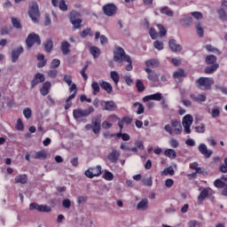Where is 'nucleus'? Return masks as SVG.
I'll return each mask as SVG.
<instances>
[{
  "instance_id": "1",
  "label": "nucleus",
  "mask_w": 227,
  "mask_h": 227,
  "mask_svg": "<svg viewBox=\"0 0 227 227\" xmlns=\"http://www.w3.org/2000/svg\"><path fill=\"white\" fill-rule=\"evenodd\" d=\"M114 60L117 63H123L125 61L128 63L126 66L127 72H131L133 67H132V59H130V56L127 55L125 53V50L123 48L117 46L115 48V51H114Z\"/></svg>"
},
{
  "instance_id": "2",
  "label": "nucleus",
  "mask_w": 227,
  "mask_h": 227,
  "mask_svg": "<svg viewBox=\"0 0 227 227\" xmlns=\"http://www.w3.org/2000/svg\"><path fill=\"white\" fill-rule=\"evenodd\" d=\"M214 84V78L200 77L197 80V86L200 90H210Z\"/></svg>"
},
{
  "instance_id": "3",
  "label": "nucleus",
  "mask_w": 227,
  "mask_h": 227,
  "mask_svg": "<svg viewBox=\"0 0 227 227\" xmlns=\"http://www.w3.org/2000/svg\"><path fill=\"white\" fill-rule=\"evenodd\" d=\"M28 15L33 22H38V19H40V11L38 10V4H36V2H32L29 4Z\"/></svg>"
},
{
  "instance_id": "4",
  "label": "nucleus",
  "mask_w": 227,
  "mask_h": 227,
  "mask_svg": "<svg viewBox=\"0 0 227 227\" xmlns=\"http://www.w3.org/2000/svg\"><path fill=\"white\" fill-rule=\"evenodd\" d=\"M91 113H95V108H93V106H90L85 110H82L81 108L75 109L74 110L73 114L75 120H81V118L90 116Z\"/></svg>"
},
{
  "instance_id": "5",
  "label": "nucleus",
  "mask_w": 227,
  "mask_h": 227,
  "mask_svg": "<svg viewBox=\"0 0 227 227\" xmlns=\"http://www.w3.org/2000/svg\"><path fill=\"white\" fill-rule=\"evenodd\" d=\"M157 27L159 29V33H157L155 31V28L151 27L149 29V35L151 36V38H153V40H156V38H159V36L162 37V36H166L168 31L166 30V28H164V26L158 24Z\"/></svg>"
},
{
  "instance_id": "6",
  "label": "nucleus",
  "mask_w": 227,
  "mask_h": 227,
  "mask_svg": "<svg viewBox=\"0 0 227 227\" xmlns=\"http://www.w3.org/2000/svg\"><path fill=\"white\" fill-rule=\"evenodd\" d=\"M26 43L27 49H31L36 43V45H40L42 43V40L40 39V35L35 33H31L27 35L26 39Z\"/></svg>"
},
{
  "instance_id": "7",
  "label": "nucleus",
  "mask_w": 227,
  "mask_h": 227,
  "mask_svg": "<svg viewBox=\"0 0 227 227\" xmlns=\"http://www.w3.org/2000/svg\"><path fill=\"white\" fill-rule=\"evenodd\" d=\"M227 0H221L220 8L217 10L220 20L227 21Z\"/></svg>"
},
{
  "instance_id": "8",
  "label": "nucleus",
  "mask_w": 227,
  "mask_h": 227,
  "mask_svg": "<svg viewBox=\"0 0 227 227\" xmlns=\"http://www.w3.org/2000/svg\"><path fill=\"white\" fill-rule=\"evenodd\" d=\"M92 132L94 134H100V130H102V115H98L92 118Z\"/></svg>"
},
{
  "instance_id": "9",
  "label": "nucleus",
  "mask_w": 227,
  "mask_h": 227,
  "mask_svg": "<svg viewBox=\"0 0 227 227\" xmlns=\"http://www.w3.org/2000/svg\"><path fill=\"white\" fill-rule=\"evenodd\" d=\"M81 13L73 11L70 13V21L73 24L74 29H79L81 27V24H82V20H81Z\"/></svg>"
},
{
  "instance_id": "10",
  "label": "nucleus",
  "mask_w": 227,
  "mask_h": 227,
  "mask_svg": "<svg viewBox=\"0 0 227 227\" xmlns=\"http://www.w3.org/2000/svg\"><path fill=\"white\" fill-rule=\"evenodd\" d=\"M193 121H194V119L191 114H186L183 118V127L184 129L185 134H191V125H192Z\"/></svg>"
},
{
  "instance_id": "11",
  "label": "nucleus",
  "mask_w": 227,
  "mask_h": 227,
  "mask_svg": "<svg viewBox=\"0 0 227 227\" xmlns=\"http://www.w3.org/2000/svg\"><path fill=\"white\" fill-rule=\"evenodd\" d=\"M117 11L118 8L114 4H107L103 6V12L107 17H113V15H116Z\"/></svg>"
},
{
  "instance_id": "12",
  "label": "nucleus",
  "mask_w": 227,
  "mask_h": 227,
  "mask_svg": "<svg viewBox=\"0 0 227 227\" xmlns=\"http://www.w3.org/2000/svg\"><path fill=\"white\" fill-rule=\"evenodd\" d=\"M100 106L103 107V111H116L118 109V106H116V103L114 101H100Z\"/></svg>"
},
{
  "instance_id": "13",
  "label": "nucleus",
  "mask_w": 227,
  "mask_h": 227,
  "mask_svg": "<svg viewBox=\"0 0 227 227\" xmlns=\"http://www.w3.org/2000/svg\"><path fill=\"white\" fill-rule=\"evenodd\" d=\"M185 77H187V74H185V71L182 68H178L173 73V79L176 82H182Z\"/></svg>"
},
{
  "instance_id": "14",
  "label": "nucleus",
  "mask_w": 227,
  "mask_h": 227,
  "mask_svg": "<svg viewBox=\"0 0 227 227\" xmlns=\"http://www.w3.org/2000/svg\"><path fill=\"white\" fill-rule=\"evenodd\" d=\"M198 150L206 159H210V157H212V153H214L212 150H208V147H207V145L205 144H200Z\"/></svg>"
},
{
  "instance_id": "15",
  "label": "nucleus",
  "mask_w": 227,
  "mask_h": 227,
  "mask_svg": "<svg viewBox=\"0 0 227 227\" xmlns=\"http://www.w3.org/2000/svg\"><path fill=\"white\" fill-rule=\"evenodd\" d=\"M212 194H214V190H212V188H206L202 190L198 197L199 203H203L205 198H208V196H212Z\"/></svg>"
},
{
  "instance_id": "16",
  "label": "nucleus",
  "mask_w": 227,
  "mask_h": 227,
  "mask_svg": "<svg viewBox=\"0 0 227 227\" xmlns=\"http://www.w3.org/2000/svg\"><path fill=\"white\" fill-rule=\"evenodd\" d=\"M45 82V75L42 73H37L31 82V88H35V86H37V84H40V82Z\"/></svg>"
},
{
  "instance_id": "17",
  "label": "nucleus",
  "mask_w": 227,
  "mask_h": 227,
  "mask_svg": "<svg viewBox=\"0 0 227 227\" xmlns=\"http://www.w3.org/2000/svg\"><path fill=\"white\" fill-rule=\"evenodd\" d=\"M107 159L110 162H118V159H120V152L113 148L112 152L107 155Z\"/></svg>"
},
{
  "instance_id": "18",
  "label": "nucleus",
  "mask_w": 227,
  "mask_h": 227,
  "mask_svg": "<svg viewBox=\"0 0 227 227\" xmlns=\"http://www.w3.org/2000/svg\"><path fill=\"white\" fill-rule=\"evenodd\" d=\"M51 3L54 6H59V10L62 12H67L68 10V5H67L65 0H52Z\"/></svg>"
},
{
  "instance_id": "19",
  "label": "nucleus",
  "mask_w": 227,
  "mask_h": 227,
  "mask_svg": "<svg viewBox=\"0 0 227 227\" xmlns=\"http://www.w3.org/2000/svg\"><path fill=\"white\" fill-rule=\"evenodd\" d=\"M170 122H171L172 127H174V131H175L176 136L182 134V125L180 124V121L173 119V120H171Z\"/></svg>"
},
{
  "instance_id": "20",
  "label": "nucleus",
  "mask_w": 227,
  "mask_h": 227,
  "mask_svg": "<svg viewBox=\"0 0 227 227\" xmlns=\"http://www.w3.org/2000/svg\"><path fill=\"white\" fill-rule=\"evenodd\" d=\"M23 52H24V48H22V46H20L17 49L13 50L12 53V63H15L17 59H19V57L20 56V54H22Z\"/></svg>"
},
{
  "instance_id": "21",
  "label": "nucleus",
  "mask_w": 227,
  "mask_h": 227,
  "mask_svg": "<svg viewBox=\"0 0 227 227\" xmlns=\"http://www.w3.org/2000/svg\"><path fill=\"white\" fill-rule=\"evenodd\" d=\"M149 100H156V101L162 100V94L160 92H158L155 94L145 96L143 98L144 102H148Z\"/></svg>"
},
{
  "instance_id": "22",
  "label": "nucleus",
  "mask_w": 227,
  "mask_h": 227,
  "mask_svg": "<svg viewBox=\"0 0 227 227\" xmlns=\"http://www.w3.org/2000/svg\"><path fill=\"white\" fill-rule=\"evenodd\" d=\"M14 184H21L22 185H26L27 184V175H19L14 178Z\"/></svg>"
},
{
  "instance_id": "23",
  "label": "nucleus",
  "mask_w": 227,
  "mask_h": 227,
  "mask_svg": "<svg viewBox=\"0 0 227 227\" xmlns=\"http://www.w3.org/2000/svg\"><path fill=\"white\" fill-rule=\"evenodd\" d=\"M190 97L193 102H205L207 100V95L205 94H191Z\"/></svg>"
},
{
  "instance_id": "24",
  "label": "nucleus",
  "mask_w": 227,
  "mask_h": 227,
  "mask_svg": "<svg viewBox=\"0 0 227 227\" xmlns=\"http://www.w3.org/2000/svg\"><path fill=\"white\" fill-rule=\"evenodd\" d=\"M145 70L148 74L147 79H149V81H153V82L159 81V75L156 74L155 71L150 68H145Z\"/></svg>"
},
{
  "instance_id": "25",
  "label": "nucleus",
  "mask_w": 227,
  "mask_h": 227,
  "mask_svg": "<svg viewBox=\"0 0 227 227\" xmlns=\"http://www.w3.org/2000/svg\"><path fill=\"white\" fill-rule=\"evenodd\" d=\"M99 84L102 88V90H105V91H106V93H113V85H111V83L107 82H104L101 81L99 82Z\"/></svg>"
},
{
  "instance_id": "26",
  "label": "nucleus",
  "mask_w": 227,
  "mask_h": 227,
  "mask_svg": "<svg viewBox=\"0 0 227 227\" xmlns=\"http://www.w3.org/2000/svg\"><path fill=\"white\" fill-rule=\"evenodd\" d=\"M160 62L155 59H152L149 60L145 61V66L147 67L146 68H157V67H159Z\"/></svg>"
},
{
  "instance_id": "27",
  "label": "nucleus",
  "mask_w": 227,
  "mask_h": 227,
  "mask_svg": "<svg viewBox=\"0 0 227 227\" xmlns=\"http://www.w3.org/2000/svg\"><path fill=\"white\" fill-rule=\"evenodd\" d=\"M168 44L171 51H174V52H178V51H182V46L180 44H176V41L175 39L170 40Z\"/></svg>"
},
{
  "instance_id": "28",
  "label": "nucleus",
  "mask_w": 227,
  "mask_h": 227,
  "mask_svg": "<svg viewBox=\"0 0 227 227\" xmlns=\"http://www.w3.org/2000/svg\"><path fill=\"white\" fill-rule=\"evenodd\" d=\"M50 90H51V82H46L43 83L42 89L40 90V92L43 97H46V95H49Z\"/></svg>"
},
{
  "instance_id": "29",
  "label": "nucleus",
  "mask_w": 227,
  "mask_h": 227,
  "mask_svg": "<svg viewBox=\"0 0 227 227\" xmlns=\"http://www.w3.org/2000/svg\"><path fill=\"white\" fill-rule=\"evenodd\" d=\"M60 49L62 51V54H64V56H67V54L70 52V43L67 41L62 42Z\"/></svg>"
},
{
  "instance_id": "30",
  "label": "nucleus",
  "mask_w": 227,
  "mask_h": 227,
  "mask_svg": "<svg viewBox=\"0 0 227 227\" xmlns=\"http://www.w3.org/2000/svg\"><path fill=\"white\" fill-rule=\"evenodd\" d=\"M113 137H117L120 139L121 137L122 141H130V135L127 133L119 132L112 136Z\"/></svg>"
},
{
  "instance_id": "31",
  "label": "nucleus",
  "mask_w": 227,
  "mask_h": 227,
  "mask_svg": "<svg viewBox=\"0 0 227 227\" xmlns=\"http://www.w3.org/2000/svg\"><path fill=\"white\" fill-rule=\"evenodd\" d=\"M164 155L173 160L174 159H176V151H175V149H167L164 152Z\"/></svg>"
},
{
  "instance_id": "32",
  "label": "nucleus",
  "mask_w": 227,
  "mask_h": 227,
  "mask_svg": "<svg viewBox=\"0 0 227 227\" xmlns=\"http://www.w3.org/2000/svg\"><path fill=\"white\" fill-rule=\"evenodd\" d=\"M208 113L212 118H217L221 114V108L219 106H214L211 111L208 109Z\"/></svg>"
},
{
  "instance_id": "33",
  "label": "nucleus",
  "mask_w": 227,
  "mask_h": 227,
  "mask_svg": "<svg viewBox=\"0 0 227 227\" xmlns=\"http://www.w3.org/2000/svg\"><path fill=\"white\" fill-rule=\"evenodd\" d=\"M138 210H146L148 208V199L142 200L137 206Z\"/></svg>"
},
{
  "instance_id": "34",
  "label": "nucleus",
  "mask_w": 227,
  "mask_h": 227,
  "mask_svg": "<svg viewBox=\"0 0 227 227\" xmlns=\"http://www.w3.org/2000/svg\"><path fill=\"white\" fill-rule=\"evenodd\" d=\"M133 106H134V108L137 109L136 110L137 114H143L145 113V106H143V104L137 102Z\"/></svg>"
},
{
  "instance_id": "35",
  "label": "nucleus",
  "mask_w": 227,
  "mask_h": 227,
  "mask_svg": "<svg viewBox=\"0 0 227 227\" xmlns=\"http://www.w3.org/2000/svg\"><path fill=\"white\" fill-rule=\"evenodd\" d=\"M180 23L184 27H189L191 24H192V18L191 17H185L182 20H180Z\"/></svg>"
},
{
  "instance_id": "36",
  "label": "nucleus",
  "mask_w": 227,
  "mask_h": 227,
  "mask_svg": "<svg viewBox=\"0 0 227 227\" xmlns=\"http://www.w3.org/2000/svg\"><path fill=\"white\" fill-rule=\"evenodd\" d=\"M110 77L112 81H114V84L118 86V82H120V74L117 72L112 71L110 74Z\"/></svg>"
},
{
  "instance_id": "37",
  "label": "nucleus",
  "mask_w": 227,
  "mask_h": 227,
  "mask_svg": "<svg viewBox=\"0 0 227 227\" xmlns=\"http://www.w3.org/2000/svg\"><path fill=\"white\" fill-rule=\"evenodd\" d=\"M90 54H92L93 58H98V56H100V49H98V47L97 46H91L90 48Z\"/></svg>"
},
{
  "instance_id": "38",
  "label": "nucleus",
  "mask_w": 227,
  "mask_h": 227,
  "mask_svg": "<svg viewBox=\"0 0 227 227\" xmlns=\"http://www.w3.org/2000/svg\"><path fill=\"white\" fill-rule=\"evenodd\" d=\"M215 61H217V57L215 55H208L206 57L207 65H215Z\"/></svg>"
},
{
  "instance_id": "39",
  "label": "nucleus",
  "mask_w": 227,
  "mask_h": 227,
  "mask_svg": "<svg viewBox=\"0 0 227 227\" xmlns=\"http://www.w3.org/2000/svg\"><path fill=\"white\" fill-rule=\"evenodd\" d=\"M217 68H219V64H214L205 68V74H214Z\"/></svg>"
},
{
  "instance_id": "40",
  "label": "nucleus",
  "mask_w": 227,
  "mask_h": 227,
  "mask_svg": "<svg viewBox=\"0 0 227 227\" xmlns=\"http://www.w3.org/2000/svg\"><path fill=\"white\" fill-rule=\"evenodd\" d=\"M160 13L167 15L168 17H173V11L168 6L162 7L160 9Z\"/></svg>"
},
{
  "instance_id": "41",
  "label": "nucleus",
  "mask_w": 227,
  "mask_h": 227,
  "mask_svg": "<svg viewBox=\"0 0 227 227\" xmlns=\"http://www.w3.org/2000/svg\"><path fill=\"white\" fill-rule=\"evenodd\" d=\"M92 169V176H100L102 175V167L100 165H98L96 168H91Z\"/></svg>"
},
{
  "instance_id": "42",
  "label": "nucleus",
  "mask_w": 227,
  "mask_h": 227,
  "mask_svg": "<svg viewBox=\"0 0 227 227\" xmlns=\"http://www.w3.org/2000/svg\"><path fill=\"white\" fill-rule=\"evenodd\" d=\"M91 88H92V94L97 95L100 93V85H98V82H92L91 83Z\"/></svg>"
},
{
  "instance_id": "43",
  "label": "nucleus",
  "mask_w": 227,
  "mask_h": 227,
  "mask_svg": "<svg viewBox=\"0 0 227 227\" xmlns=\"http://www.w3.org/2000/svg\"><path fill=\"white\" fill-rule=\"evenodd\" d=\"M205 49L208 51V52H214V54H221V51H219V50L215 47H214L212 44H207L205 46Z\"/></svg>"
},
{
  "instance_id": "44",
  "label": "nucleus",
  "mask_w": 227,
  "mask_h": 227,
  "mask_svg": "<svg viewBox=\"0 0 227 227\" xmlns=\"http://www.w3.org/2000/svg\"><path fill=\"white\" fill-rule=\"evenodd\" d=\"M196 30H197V35L200 37L203 38V35L205 33L203 27H201V23H197L195 25Z\"/></svg>"
},
{
  "instance_id": "45",
  "label": "nucleus",
  "mask_w": 227,
  "mask_h": 227,
  "mask_svg": "<svg viewBox=\"0 0 227 227\" xmlns=\"http://www.w3.org/2000/svg\"><path fill=\"white\" fill-rule=\"evenodd\" d=\"M103 178L108 182H111L112 180H114V175H113L112 172L106 170Z\"/></svg>"
},
{
  "instance_id": "46",
  "label": "nucleus",
  "mask_w": 227,
  "mask_h": 227,
  "mask_svg": "<svg viewBox=\"0 0 227 227\" xmlns=\"http://www.w3.org/2000/svg\"><path fill=\"white\" fill-rule=\"evenodd\" d=\"M35 159H39V160L47 159V153L45 151H39L35 153Z\"/></svg>"
},
{
  "instance_id": "47",
  "label": "nucleus",
  "mask_w": 227,
  "mask_h": 227,
  "mask_svg": "<svg viewBox=\"0 0 227 227\" xmlns=\"http://www.w3.org/2000/svg\"><path fill=\"white\" fill-rule=\"evenodd\" d=\"M168 175H170L171 176H173V175H175V170L173 169V168L169 167L168 168H165L162 172H161V176H166Z\"/></svg>"
},
{
  "instance_id": "48",
  "label": "nucleus",
  "mask_w": 227,
  "mask_h": 227,
  "mask_svg": "<svg viewBox=\"0 0 227 227\" xmlns=\"http://www.w3.org/2000/svg\"><path fill=\"white\" fill-rule=\"evenodd\" d=\"M54 46V43H52V40H48L44 43V49L46 52H51L52 51V47Z\"/></svg>"
},
{
  "instance_id": "49",
  "label": "nucleus",
  "mask_w": 227,
  "mask_h": 227,
  "mask_svg": "<svg viewBox=\"0 0 227 227\" xmlns=\"http://www.w3.org/2000/svg\"><path fill=\"white\" fill-rule=\"evenodd\" d=\"M137 90L139 93H143L145 91V83L141 82V80H137L136 82Z\"/></svg>"
},
{
  "instance_id": "50",
  "label": "nucleus",
  "mask_w": 227,
  "mask_h": 227,
  "mask_svg": "<svg viewBox=\"0 0 227 227\" xmlns=\"http://www.w3.org/2000/svg\"><path fill=\"white\" fill-rule=\"evenodd\" d=\"M214 185L215 187H216L217 189H223V187H225L226 184L224 182H223L222 180L220 179H216L215 182H214Z\"/></svg>"
},
{
  "instance_id": "51",
  "label": "nucleus",
  "mask_w": 227,
  "mask_h": 227,
  "mask_svg": "<svg viewBox=\"0 0 227 227\" xmlns=\"http://www.w3.org/2000/svg\"><path fill=\"white\" fill-rule=\"evenodd\" d=\"M12 23L13 27H16V29L22 28V25H20V20H19L16 18H12Z\"/></svg>"
},
{
  "instance_id": "52",
  "label": "nucleus",
  "mask_w": 227,
  "mask_h": 227,
  "mask_svg": "<svg viewBox=\"0 0 227 227\" xmlns=\"http://www.w3.org/2000/svg\"><path fill=\"white\" fill-rule=\"evenodd\" d=\"M23 114L27 120H29V118H31V114H33V112L31 111V108L27 107L23 110Z\"/></svg>"
},
{
  "instance_id": "53",
  "label": "nucleus",
  "mask_w": 227,
  "mask_h": 227,
  "mask_svg": "<svg viewBox=\"0 0 227 227\" xmlns=\"http://www.w3.org/2000/svg\"><path fill=\"white\" fill-rule=\"evenodd\" d=\"M88 35H90V36H93V34L91 33V28H86L81 33L82 38H86Z\"/></svg>"
},
{
  "instance_id": "54",
  "label": "nucleus",
  "mask_w": 227,
  "mask_h": 227,
  "mask_svg": "<svg viewBox=\"0 0 227 227\" xmlns=\"http://www.w3.org/2000/svg\"><path fill=\"white\" fill-rule=\"evenodd\" d=\"M73 98H75V92H74L72 95H70V96L67 98V100H66L67 105H66V106H65V109H70V106H71L70 100H73Z\"/></svg>"
},
{
  "instance_id": "55",
  "label": "nucleus",
  "mask_w": 227,
  "mask_h": 227,
  "mask_svg": "<svg viewBox=\"0 0 227 227\" xmlns=\"http://www.w3.org/2000/svg\"><path fill=\"white\" fill-rule=\"evenodd\" d=\"M164 129L166 130V132H168L170 136H176V134H175V129L171 128V125L169 124L165 125Z\"/></svg>"
},
{
  "instance_id": "56",
  "label": "nucleus",
  "mask_w": 227,
  "mask_h": 227,
  "mask_svg": "<svg viewBox=\"0 0 227 227\" xmlns=\"http://www.w3.org/2000/svg\"><path fill=\"white\" fill-rule=\"evenodd\" d=\"M191 15L197 20H201V19H203V14L200 12H193L191 13Z\"/></svg>"
},
{
  "instance_id": "57",
  "label": "nucleus",
  "mask_w": 227,
  "mask_h": 227,
  "mask_svg": "<svg viewBox=\"0 0 227 227\" xmlns=\"http://www.w3.org/2000/svg\"><path fill=\"white\" fill-rule=\"evenodd\" d=\"M38 212H51V207L47 205H39Z\"/></svg>"
},
{
  "instance_id": "58",
  "label": "nucleus",
  "mask_w": 227,
  "mask_h": 227,
  "mask_svg": "<svg viewBox=\"0 0 227 227\" xmlns=\"http://www.w3.org/2000/svg\"><path fill=\"white\" fill-rule=\"evenodd\" d=\"M86 70H88V65H85L81 70V75L83 77L84 81H88V74H86Z\"/></svg>"
},
{
  "instance_id": "59",
  "label": "nucleus",
  "mask_w": 227,
  "mask_h": 227,
  "mask_svg": "<svg viewBox=\"0 0 227 227\" xmlns=\"http://www.w3.org/2000/svg\"><path fill=\"white\" fill-rule=\"evenodd\" d=\"M191 169L196 170V173H201V168L198 167V162H193L190 165Z\"/></svg>"
},
{
  "instance_id": "60",
  "label": "nucleus",
  "mask_w": 227,
  "mask_h": 227,
  "mask_svg": "<svg viewBox=\"0 0 227 227\" xmlns=\"http://www.w3.org/2000/svg\"><path fill=\"white\" fill-rule=\"evenodd\" d=\"M154 47L158 50V51H162V49H164V43L160 41H155L154 42Z\"/></svg>"
},
{
  "instance_id": "61",
  "label": "nucleus",
  "mask_w": 227,
  "mask_h": 227,
  "mask_svg": "<svg viewBox=\"0 0 227 227\" xmlns=\"http://www.w3.org/2000/svg\"><path fill=\"white\" fill-rule=\"evenodd\" d=\"M16 129L17 130H24V123H22V119H18Z\"/></svg>"
},
{
  "instance_id": "62",
  "label": "nucleus",
  "mask_w": 227,
  "mask_h": 227,
  "mask_svg": "<svg viewBox=\"0 0 227 227\" xmlns=\"http://www.w3.org/2000/svg\"><path fill=\"white\" fill-rule=\"evenodd\" d=\"M59 65H61V61H59L58 59H55L51 61V68H58Z\"/></svg>"
},
{
  "instance_id": "63",
  "label": "nucleus",
  "mask_w": 227,
  "mask_h": 227,
  "mask_svg": "<svg viewBox=\"0 0 227 227\" xmlns=\"http://www.w3.org/2000/svg\"><path fill=\"white\" fill-rule=\"evenodd\" d=\"M48 75L49 77H51V79H56L57 75H58V70L53 69V70H50L48 72Z\"/></svg>"
},
{
  "instance_id": "64",
  "label": "nucleus",
  "mask_w": 227,
  "mask_h": 227,
  "mask_svg": "<svg viewBox=\"0 0 227 227\" xmlns=\"http://www.w3.org/2000/svg\"><path fill=\"white\" fill-rule=\"evenodd\" d=\"M102 127L103 129H105L106 130H107V129H111V127H113V123L107 121H104L102 122Z\"/></svg>"
}]
</instances>
